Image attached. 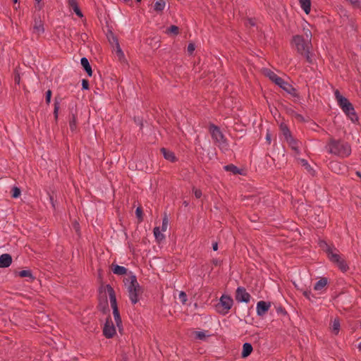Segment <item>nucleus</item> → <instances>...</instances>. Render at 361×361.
<instances>
[{
	"label": "nucleus",
	"mask_w": 361,
	"mask_h": 361,
	"mask_svg": "<svg viewBox=\"0 0 361 361\" xmlns=\"http://www.w3.org/2000/svg\"><path fill=\"white\" fill-rule=\"evenodd\" d=\"M332 328H333V331H335L336 334H337L338 333L339 329H340L339 320L335 319L334 321Z\"/></svg>",
	"instance_id": "nucleus-39"
},
{
	"label": "nucleus",
	"mask_w": 361,
	"mask_h": 361,
	"mask_svg": "<svg viewBox=\"0 0 361 361\" xmlns=\"http://www.w3.org/2000/svg\"><path fill=\"white\" fill-rule=\"evenodd\" d=\"M20 195V190L18 187H13L12 188V197L17 198Z\"/></svg>",
	"instance_id": "nucleus-41"
},
{
	"label": "nucleus",
	"mask_w": 361,
	"mask_h": 361,
	"mask_svg": "<svg viewBox=\"0 0 361 361\" xmlns=\"http://www.w3.org/2000/svg\"><path fill=\"white\" fill-rule=\"evenodd\" d=\"M206 334L204 331H196L195 332V338L200 340H203L205 338Z\"/></svg>",
	"instance_id": "nucleus-43"
},
{
	"label": "nucleus",
	"mask_w": 361,
	"mask_h": 361,
	"mask_svg": "<svg viewBox=\"0 0 361 361\" xmlns=\"http://www.w3.org/2000/svg\"><path fill=\"white\" fill-rule=\"evenodd\" d=\"M127 271L128 269L123 267V266H119V265H113V267H112V271L114 274H116V275H119V276H121V275H124L127 273Z\"/></svg>",
	"instance_id": "nucleus-24"
},
{
	"label": "nucleus",
	"mask_w": 361,
	"mask_h": 361,
	"mask_svg": "<svg viewBox=\"0 0 361 361\" xmlns=\"http://www.w3.org/2000/svg\"><path fill=\"white\" fill-rule=\"evenodd\" d=\"M136 1H137V2H140V1H141V0H136Z\"/></svg>",
	"instance_id": "nucleus-58"
},
{
	"label": "nucleus",
	"mask_w": 361,
	"mask_h": 361,
	"mask_svg": "<svg viewBox=\"0 0 361 361\" xmlns=\"http://www.w3.org/2000/svg\"><path fill=\"white\" fill-rule=\"evenodd\" d=\"M194 194L196 198L199 199L202 197V191L200 189H194Z\"/></svg>",
	"instance_id": "nucleus-46"
},
{
	"label": "nucleus",
	"mask_w": 361,
	"mask_h": 361,
	"mask_svg": "<svg viewBox=\"0 0 361 361\" xmlns=\"http://www.w3.org/2000/svg\"><path fill=\"white\" fill-rule=\"evenodd\" d=\"M161 152L164 157L166 160H169L171 162H175L176 161V157L173 152L168 150L164 147L161 149Z\"/></svg>",
	"instance_id": "nucleus-17"
},
{
	"label": "nucleus",
	"mask_w": 361,
	"mask_h": 361,
	"mask_svg": "<svg viewBox=\"0 0 361 361\" xmlns=\"http://www.w3.org/2000/svg\"><path fill=\"white\" fill-rule=\"evenodd\" d=\"M249 23L250 25L254 26L255 25L254 20L252 19H249Z\"/></svg>",
	"instance_id": "nucleus-52"
},
{
	"label": "nucleus",
	"mask_w": 361,
	"mask_h": 361,
	"mask_svg": "<svg viewBox=\"0 0 361 361\" xmlns=\"http://www.w3.org/2000/svg\"><path fill=\"white\" fill-rule=\"evenodd\" d=\"M195 50V44L192 43H190L188 46V51L190 54H192Z\"/></svg>",
	"instance_id": "nucleus-45"
},
{
	"label": "nucleus",
	"mask_w": 361,
	"mask_h": 361,
	"mask_svg": "<svg viewBox=\"0 0 361 361\" xmlns=\"http://www.w3.org/2000/svg\"><path fill=\"white\" fill-rule=\"evenodd\" d=\"M281 128L285 140L292 137L291 133L286 126H281Z\"/></svg>",
	"instance_id": "nucleus-36"
},
{
	"label": "nucleus",
	"mask_w": 361,
	"mask_h": 361,
	"mask_svg": "<svg viewBox=\"0 0 361 361\" xmlns=\"http://www.w3.org/2000/svg\"><path fill=\"white\" fill-rule=\"evenodd\" d=\"M328 283V279L326 277L321 278L314 286L315 290H322Z\"/></svg>",
	"instance_id": "nucleus-22"
},
{
	"label": "nucleus",
	"mask_w": 361,
	"mask_h": 361,
	"mask_svg": "<svg viewBox=\"0 0 361 361\" xmlns=\"http://www.w3.org/2000/svg\"><path fill=\"white\" fill-rule=\"evenodd\" d=\"M33 32L37 35H40L44 32V24L40 19H35Z\"/></svg>",
	"instance_id": "nucleus-14"
},
{
	"label": "nucleus",
	"mask_w": 361,
	"mask_h": 361,
	"mask_svg": "<svg viewBox=\"0 0 361 361\" xmlns=\"http://www.w3.org/2000/svg\"><path fill=\"white\" fill-rule=\"evenodd\" d=\"M266 140L269 144L271 143V135L269 133H267L266 135Z\"/></svg>",
	"instance_id": "nucleus-51"
},
{
	"label": "nucleus",
	"mask_w": 361,
	"mask_h": 361,
	"mask_svg": "<svg viewBox=\"0 0 361 361\" xmlns=\"http://www.w3.org/2000/svg\"><path fill=\"white\" fill-rule=\"evenodd\" d=\"M169 224V219L166 215L163 218L162 225H161V231H165L167 229Z\"/></svg>",
	"instance_id": "nucleus-40"
},
{
	"label": "nucleus",
	"mask_w": 361,
	"mask_h": 361,
	"mask_svg": "<svg viewBox=\"0 0 361 361\" xmlns=\"http://www.w3.org/2000/svg\"><path fill=\"white\" fill-rule=\"evenodd\" d=\"M153 232L157 242H161L165 238V235L161 232L159 227H155Z\"/></svg>",
	"instance_id": "nucleus-31"
},
{
	"label": "nucleus",
	"mask_w": 361,
	"mask_h": 361,
	"mask_svg": "<svg viewBox=\"0 0 361 361\" xmlns=\"http://www.w3.org/2000/svg\"><path fill=\"white\" fill-rule=\"evenodd\" d=\"M116 328L110 317H107L103 328V334L106 338H111L116 334Z\"/></svg>",
	"instance_id": "nucleus-9"
},
{
	"label": "nucleus",
	"mask_w": 361,
	"mask_h": 361,
	"mask_svg": "<svg viewBox=\"0 0 361 361\" xmlns=\"http://www.w3.org/2000/svg\"><path fill=\"white\" fill-rule=\"evenodd\" d=\"M98 309L102 313L106 314L109 312V304L106 296H104L103 300H99V303L98 305Z\"/></svg>",
	"instance_id": "nucleus-18"
},
{
	"label": "nucleus",
	"mask_w": 361,
	"mask_h": 361,
	"mask_svg": "<svg viewBox=\"0 0 361 361\" xmlns=\"http://www.w3.org/2000/svg\"><path fill=\"white\" fill-rule=\"evenodd\" d=\"M291 45L297 52L303 56L309 64L314 62V54L311 51L312 48V42L310 39H305L302 35H294L291 40Z\"/></svg>",
	"instance_id": "nucleus-1"
},
{
	"label": "nucleus",
	"mask_w": 361,
	"mask_h": 361,
	"mask_svg": "<svg viewBox=\"0 0 361 361\" xmlns=\"http://www.w3.org/2000/svg\"><path fill=\"white\" fill-rule=\"evenodd\" d=\"M357 348L360 351H361V342L358 344Z\"/></svg>",
	"instance_id": "nucleus-54"
},
{
	"label": "nucleus",
	"mask_w": 361,
	"mask_h": 361,
	"mask_svg": "<svg viewBox=\"0 0 361 361\" xmlns=\"http://www.w3.org/2000/svg\"><path fill=\"white\" fill-rule=\"evenodd\" d=\"M12 263V257L9 254H3L0 256V268H7Z\"/></svg>",
	"instance_id": "nucleus-13"
},
{
	"label": "nucleus",
	"mask_w": 361,
	"mask_h": 361,
	"mask_svg": "<svg viewBox=\"0 0 361 361\" xmlns=\"http://www.w3.org/2000/svg\"><path fill=\"white\" fill-rule=\"evenodd\" d=\"M213 263H214V264H215V265H218V264H219V261H218L217 259H214V260H213Z\"/></svg>",
	"instance_id": "nucleus-53"
},
{
	"label": "nucleus",
	"mask_w": 361,
	"mask_h": 361,
	"mask_svg": "<svg viewBox=\"0 0 361 361\" xmlns=\"http://www.w3.org/2000/svg\"><path fill=\"white\" fill-rule=\"evenodd\" d=\"M326 149L329 154L337 156L340 158H346L351 154L350 145L343 140L331 138Z\"/></svg>",
	"instance_id": "nucleus-2"
},
{
	"label": "nucleus",
	"mask_w": 361,
	"mask_h": 361,
	"mask_svg": "<svg viewBox=\"0 0 361 361\" xmlns=\"http://www.w3.org/2000/svg\"><path fill=\"white\" fill-rule=\"evenodd\" d=\"M35 1L36 2H37L38 4H39V3L42 1V0H35Z\"/></svg>",
	"instance_id": "nucleus-56"
},
{
	"label": "nucleus",
	"mask_w": 361,
	"mask_h": 361,
	"mask_svg": "<svg viewBox=\"0 0 361 361\" xmlns=\"http://www.w3.org/2000/svg\"><path fill=\"white\" fill-rule=\"evenodd\" d=\"M305 35H306V39H310L311 40L312 39V32L310 30H307L305 32Z\"/></svg>",
	"instance_id": "nucleus-47"
},
{
	"label": "nucleus",
	"mask_w": 361,
	"mask_h": 361,
	"mask_svg": "<svg viewBox=\"0 0 361 361\" xmlns=\"http://www.w3.org/2000/svg\"><path fill=\"white\" fill-rule=\"evenodd\" d=\"M60 109V101H58L56 98L54 100V116L56 121L58 120L59 117V110Z\"/></svg>",
	"instance_id": "nucleus-34"
},
{
	"label": "nucleus",
	"mask_w": 361,
	"mask_h": 361,
	"mask_svg": "<svg viewBox=\"0 0 361 361\" xmlns=\"http://www.w3.org/2000/svg\"><path fill=\"white\" fill-rule=\"evenodd\" d=\"M18 275L22 278L27 277L30 279V281H33L35 279V276L32 275V273L30 270H22L18 272Z\"/></svg>",
	"instance_id": "nucleus-32"
},
{
	"label": "nucleus",
	"mask_w": 361,
	"mask_h": 361,
	"mask_svg": "<svg viewBox=\"0 0 361 361\" xmlns=\"http://www.w3.org/2000/svg\"><path fill=\"white\" fill-rule=\"evenodd\" d=\"M183 204H184L185 206H188V202H187L186 201H185V202H183Z\"/></svg>",
	"instance_id": "nucleus-55"
},
{
	"label": "nucleus",
	"mask_w": 361,
	"mask_h": 361,
	"mask_svg": "<svg viewBox=\"0 0 361 361\" xmlns=\"http://www.w3.org/2000/svg\"><path fill=\"white\" fill-rule=\"evenodd\" d=\"M51 95H52V92L51 90H48L47 92H46V95H45V100H46V103L47 104H49L50 102H51Z\"/></svg>",
	"instance_id": "nucleus-42"
},
{
	"label": "nucleus",
	"mask_w": 361,
	"mask_h": 361,
	"mask_svg": "<svg viewBox=\"0 0 361 361\" xmlns=\"http://www.w3.org/2000/svg\"><path fill=\"white\" fill-rule=\"evenodd\" d=\"M286 142L288 143L289 146L291 147L293 150L296 152L297 153H299V148H298V141L295 140L293 136L286 139Z\"/></svg>",
	"instance_id": "nucleus-25"
},
{
	"label": "nucleus",
	"mask_w": 361,
	"mask_h": 361,
	"mask_svg": "<svg viewBox=\"0 0 361 361\" xmlns=\"http://www.w3.org/2000/svg\"><path fill=\"white\" fill-rule=\"evenodd\" d=\"M209 131L211 134L212 140L219 146L228 145L226 138L220 130L219 127L214 125V123H210L209 126Z\"/></svg>",
	"instance_id": "nucleus-7"
},
{
	"label": "nucleus",
	"mask_w": 361,
	"mask_h": 361,
	"mask_svg": "<svg viewBox=\"0 0 361 361\" xmlns=\"http://www.w3.org/2000/svg\"><path fill=\"white\" fill-rule=\"evenodd\" d=\"M212 249L214 250V251H216L218 250V243L217 242H214L213 244H212Z\"/></svg>",
	"instance_id": "nucleus-50"
},
{
	"label": "nucleus",
	"mask_w": 361,
	"mask_h": 361,
	"mask_svg": "<svg viewBox=\"0 0 361 361\" xmlns=\"http://www.w3.org/2000/svg\"><path fill=\"white\" fill-rule=\"evenodd\" d=\"M302 295L310 302H313L317 298L312 291L308 289L301 290Z\"/></svg>",
	"instance_id": "nucleus-28"
},
{
	"label": "nucleus",
	"mask_w": 361,
	"mask_h": 361,
	"mask_svg": "<svg viewBox=\"0 0 361 361\" xmlns=\"http://www.w3.org/2000/svg\"><path fill=\"white\" fill-rule=\"evenodd\" d=\"M270 302H267L263 300H260L257 304V314L259 316L264 315L270 308Z\"/></svg>",
	"instance_id": "nucleus-11"
},
{
	"label": "nucleus",
	"mask_w": 361,
	"mask_h": 361,
	"mask_svg": "<svg viewBox=\"0 0 361 361\" xmlns=\"http://www.w3.org/2000/svg\"><path fill=\"white\" fill-rule=\"evenodd\" d=\"M334 96L338 105L342 109L345 116L353 122L358 121V116L355 112L353 104L345 97L341 95L338 90L334 91Z\"/></svg>",
	"instance_id": "nucleus-4"
},
{
	"label": "nucleus",
	"mask_w": 361,
	"mask_h": 361,
	"mask_svg": "<svg viewBox=\"0 0 361 361\" xmlns=\"http://www.w3.org/2000/svg\"><path fill=\"white\" fill-rule=\"evenodd\" d=\"M266 75L276 85H279V83L281 82V80L283 79L270 70L267 71Z\"/></svg>",
	"instance_id": "nucleus-21"
},
{
	"label": "nucleus",
	"mask_w": 361,
	"mask_h": 361,
	"mask_svg": "<svg viewBox=\"0 0 361 361\" xmlns=\"http://www.w3.org/2000/svg\"><path fill=\"white\" fill-rule=\"evenodd\" d=\"M295 118L300 121H305L304 117L300 114H296Z\"/></svg>",
	"instance_id": "nucleus-49"
},
{
	"label": "nucleus",
	"mask_w": 361,
	"mask_h": 361,
	"mask_svg": "<svg viewBox=\"0 0 361 361\" xmlns=\"http://www.w3.org/2000/svg\"><path fill=\"white\" fill-rule=\"evenodd\" d=\"M112 40L114 42H115L116 54L117 56L118 57L119 60L121 61L122 59H124V54L119 45L118 41L117 38L115 37H112Z\"/></svg>",
	"instance_id": "nucleus-20"
},
{
	"label": "nucleus",
	"mask_w": 361,
	"mask_h": 361,
	"mask_svg": "<svg viewBox=\"0 0 361 361\" xmlns=\"http://www.w3.org/2000/svg\"><path fill=\"white\" fill-rule=\"evenodd\" d=\"M68 4L79 18H82L83 16L76 0H68Z\"/></svg>",
	"instance_id": "nucleus-15"
},
{
	"label": "nucleus",
	"mask_w": 361,
	"mask_h": 361,
	"mask_svg": "<svg viewBox=\"0 0 361 361\" xmlns=\"http://www.w3.org/2000/svg\"><path fill=\"white\" fill-rule=\"evenodd\" d=\"M125 285L127 288L128 298L133 305L136 304L140 300V297L143 293V289L137 282L135 275L124 279Z\"/></svg>",
	"instance_id": "nucleus-3"
},
{
	"label": "nucleus",
	"mask_w": 361,
	"mask_h": 361,
	"mask_svg": "<svg viewBox=\"0 0 361 361\" xmlns=\"http://www.w3.org/2000/svg\"><path fill=\"white\" fill-rule=\"evenodd\" d=\"M224 169L226 171L231 172L233 174H242L241 170L239 169L236 166L233 164H228L224 166Z\"/></svg>",
	"instance_id": "nucleus-26"
},
{
	"label": "nucleus",
	"mask_w": 361,
	"mask_h": 361,
	"mask_svg": "<svg viewBox=\"0 0 361 361\" xmlns=\"http://www.w3.org/2000/svg\"><path fill=\"white\" fill-rule=\"evenodd\" d=\"M180 301L184 305L188 300V296L184 291H180L178 295Z\"/></svg>",
	"instance_id": "nucleus-37"
},
{
	"label": "nucleus",
	"mask_w": 361,
	"mask_h": 361,
	"mask_svg": "<svg viewBox=\"0 0 361 361\" xmlns=\"http://www.w3.org/2000/svg\"><path fill=\"white\" fill-rule=\"evenodd\" d=\"M14 3H17L18 0H13Z\"/></svg>",
	"instance_id": "nucleus-57"
},
{
	"label": "nucleus",
	"mask_w": 361,
	"mask_h": 361,
	"mask_svg": "<svg viewBox=\"0 0 361 361\" xmlns=\"http://www.w3.org/2000/svg\"><path fill=\"white\" fill-rule=\"evenodd\" d=\"M319 245L327 254L329 260L336 264L341 257L339 254L334 252L336 249L334 246H331L325 241L322 240L319 243Z\"/></svg>",
	"instance_id": "nucleus-8"
},
{
	"label": "nucleus",
	"mask_w": 361,
	"mask_h": 361,
	"mask_svg": "<svg viewBox=\"0 0 361 361\" xmlns=\"http://www.w3.org/2000/svg\"><path fill=\"white\" fill-rule=\"evenodd\" d=\"M300 162L302 166L307 170V171L312 176L315 175V171L312 169V167L309 164L308 161L305 159H301Z\"/></svg>",
	"instance_id": "nucleus-27"
},
{
	"label": "nucleus",
	"mask_w": 361,
	"mask_h": 361,
	"mask_svg": "<svg viewBox=\"0 0 361 361\" xmlns=\"http://www.w3.org/2000/svg\"><path fill=\"white\" fill-rule=\"evenodd\" d=\"M82 90H88L89 89V82L88 80L83 79L82 80Z\"/></svg>",
	"instance_id": "nucleus-44"
},
{
	"label": "nucleus",
	"mask_w": 361,
	"mask_h": 361,
	"mask_svg": "<svg viewBox=\"0 0 361 361\" xmlns=\"http://www.w3.org/2000/svg\"><path fill=\"white\" fill-rule=\"evenodd\" d=\"M277 85L279 86L284 91H286L287 93L295 97L297 95L295 88H294L290 83L285 81L283 79H282L281 82H280Z\"/></svg>",
	"instance_id": "nucleus-12"
},
{
	"label": "nucleus",
	"mask_w": 361,
	"mask_h": 361,
	"mask_svg": "<svg viewBox=\"0 0 361 361\" xmlns=\"http://www.w3.org/2000/svg\"><path fill=\"white\" fill-rule=\"evenodd\" d=\"M20 78L19 74L16 75L15 77H14L15 82L17 83L18 85H19L20 84Z\"/></svg>",
	"instance_id": "nucleus-48"
},
{
	"label": "nucleus",
	"mask_w": 361,
	"mask_h": 361,
	"mask_svg": "<svg viewBox=\"0 0 361 361\" xmlns=\"http://www.w3.org/2000/svg\"><path fill=\"white\" fill-rule=\"evenodd\" d=\"M81 66H82L83 69L85 71L88 76H92V67L89 63L88 59L86 57H82L80 60Z\"/></svg>",
	"instance_id": "nucleus-16"
},
{
	"label": "nucleus",
	"mask_w": 361,
	"mask_h": 361,
	"mask_svg": "<svg viewBox=\"0 0 361 361\" xmlns=\"http://www.w3.org/2000/svg\"><path fill=\"white\" fill-rule=\"evenodd\" d=\"M106 288L109 296L110 303L113 310V315L114 317L115 322L116 324V326L119 329V331H121V328L122 326V320L117 305L115 291L114 288L111 287V286H110L109 284L106 285Z\"/></svg>",
	"instance_id": "nucleus-5"
},
{
	"label": "nucleus",
	"mask_w": 361,
	"mask_h": 361,
	"mask_svg": "<svg viewBox=\"0 0 361 361\" xmlns=\"http://www.w3.org/2000/svg\"><path fill=\"white\" fill-rule=\"evenodd\" d=\"M301 8L306 14H309L311 10V1L310 0H299Z\"/></svg>",
	"instance_id": "nucleus-23"
},
{
	"label": "nucleus",
	"mask_w": 361,
	"mask_h": 361,
	"mask_svg": "<svg viewBox=\"0 0 361 361\" xmlns=\"http://www.w3.org/2000/svg\"><path fill=\"white\" fill-rule=\"evenodd\" d=\"M135 214H136V216L139 219L140 221H142L143 220L142 209L140 207H138L136 209Z\"/></svg>",
	"instance_id": "nucleus-38"
},
{
	"label": "nucleus",
	"mask_w": 361,
	"mask_h": 361,
	"mask_svg": "<svg viewBox=\"0 0 361 361\" xmlns=\"http://www.w3.org/2000/svg\"><path fill=\"white\" fill-rule=\"evenodd\" d=\"M336 264L337 265V267H338V269L343 271V272H345L347 271L348 269H349V267L348 265L347 264L346 262L341 258L336 263Z\"/></svg>",
	"instance_id": "nucleus-29"
},
{
	"label": "nucleus",
	"mask_w": 361,
	"mask_h": 361,
	"mask_svg": "<svg viewBox=\"0 0 361 361\" xmlns=\"http://www.w3.org/2000/svg\"><path fill=\"white\" fill-rule=\"evenodd\" d=\"M250 295L244 287H238L235 291V300L238 302L248 303L250 300Z\"/></svg>",
	"instance_id": "nucleus-10"
},
{
	"label": "nucleus",
	"mask_w": 361,
	"mask_h": 361,
	"mask_svg": "<svg viewBox=\"0 0 361 361\" xmlns=\"http://www.w3.org/2000/svg\"><path fill=\"white\" fill-rule=\"evenodd\" d=\"M166 3L164 0H157L154 6V11L161 12L165 8Z\"/></svg>",
	"instance_id": "nucleus-33"
},
{
	"label": "nucleus",
	"mask_w": 361,
	"mask_h": 361,
	"mask_svg": "<svg viewBox=\"0 0 361 361\" xmlns=\"http://www.w3.org/2000/svg\"><path fill=\"white\" fill-rule=\"evenodd\" d=\"M69 127L72 132L75 131L77 128V117L74 114H71L69 119Z\"/></svg>",
	"instance_id": "nucleus-30"
},
{
	"label": "nucleus",
	"mask_w": 361,
	"mask_h": 361,
	"mask_svg": "<svg viewBox=\"0 0 361 361\" xmlns=\"http://www.w3.org/2000/svg\"><path fill=\"white\" fill-rule=\"evenodd\" d=\"M233 305V300L228 295H222L219 302L216 305V310L222 315L227 314Z\"/></svg>",
	"instance_id": "nucleus-6"
},
{
	"label": "nucleus",
	"mask_w": 361,
	"mask_h": 361,
	"mask_svg": "<svg viewBox=\"0 0 361 361\" xmlns=\"http://www.w3.org/2000/svg\"><path fill=\"white\" fill-rule=\"evenodd\" d=\"M253 348L250 343H245L243 345L241 357L245 358L248 357L252 352Z\"/></svg>",
	"instance_id": "nucleus-19"
},
{
	"label": "nucleus",
	"mask_w": 361,
	"mask_h": 361,
	"mask_svg": "<svg viewBox=\"0 0 361 361\" xmlns=\"http://www.w3.org/2000/svg\"><path fill=\"white\" fill-rule=\"evenodd\" d=\"M167 34H173L174 35H177L179 33V28L176 25H171L166 30Z\"/></svg>",
	"instance_id": "nucleus-35"
}]
</instances>
